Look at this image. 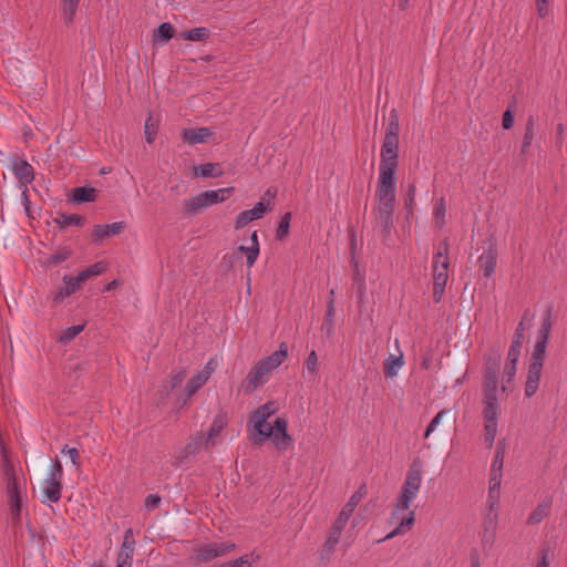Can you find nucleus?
<instances>
[{"label":"nucleus","instance_id":"f257e3e1","mask_svg":"<svg viewBox=\"0 0 567 567\" xmlns=\"http://www.w3.org/2000/svg\"><path fill=\"white\" fill-rule=\"evenodd\" d=\"M399 116L392 112L380 152L374 213L385 228L392 225L396 199V169L399 166Z\"/></svg>","mask_w":567,"mask_h":567},{"label":"nucleus","instance_id":"f03ea898","mask_svg":"<svg viewBox=\"0 0 567 567\" xmlns=\"http://www.w3.org/2000/svg\"><path fill=\"white\" fill-rule=\"evenodd\" d=\"M280 410L276 400H269L254 409L249 415L248 427L254 433L256 443L270 442L279 452H286L293 446V437L289 433V423L285 416L269 419Z\"/></svg>","mask_w":567,"mask_h":567},{"label":"nucleus","instance_id":"7ed1b4c3","mask_svg":"<svg viewBox=\"0 0 567 567\" xmlns=\"http://www.w3.org/2000/svg\"><path fill=\"white\" fill-rule=\"evenodd\" d=\"M422 482V471L417 466L411 467L405 475L401 492L391 514V522L395 524V528L383 539L404 535L413 527L415 513L411 509V506L421 491Z\"/></svg>","mask_w":567,"mask_h":567},{"label":"nucleus","instance_id":"20e7f679","mask_svg":"<svg viewBox=\"0 0 567 567\" xmlns=\"http://www.w3.org/2000/svg\"><path fill=\"white\" fill-rule=\"evenodd\" d=\"M288 346L286 342H281L276 351L256 361L243 381L244 391L252 393L264 386L272 373L288 359Z\"/></svg>","mask_w":567,"mask_h":567},{"label":"nucleus","instance_id":"39448f33","mask_svg":"<svg viewBox=\"0 0 567 567\" xmlns=\"http://www.w3.org/2000/svg\"><path fill=\"white\" fill-rule=\"evenodd\" d=\"M497 359H489L486 362V370L484 374L485 398L483 409L485 419V439L488 442V445L494 443L497 433V416L499 412V404L495 395L497 388Z\"/></svg>","mask_w":567,"mask_h":567},{"label":"nucleus","instance_id":"423d86ee","mask_svg":"<svg viewBox=\"0 0 567 567\" xmlns=\"http://www.w3.org/2000/svg\"><path fill=\"white\" fill-rule=\"evenodd\" d=\"M550 320L547 316H544L539 320V326L535 334V344L528 365L526 382H525V395L527 398L533 396L539 386L540 374L543 370V363L545 359V351L547 341L550 333Z\"/></svg>","mask_w":567,"mask_h":567},{"label":"nucleus","instance_id":"0eeeda50","mask_svg":"<svg viewBox=\"0 0 567 567\" xmlns=\"http://www.w3.org/2000/svg\"><path fill=\"white\" fill-rule=\"evenodd\" d=\"M450 248L449 244L441 243L432 257L433 299L440 302L443 299L450 278Z\"/></svg>","mask_w":567,"mask_h":567},{"label":"nucleus","instance_id":"6e6552de","mask_svg":"<svg viewBox=\"0 0 567 567\" xmlns=\"http://www.w3.org/2000/svg\"><path fill=\"white\" fill-rule=\"evenodd\" d=\"M2 470L6 477V492L9 499L11 511L16 517L21 514L22 492L24 489L23 480H21L13 468L12 463L4 455L2 460Z\"/></svg>","mask_w":567,"mask_h":567},{"label":"nucleus","instance_id":"1a4fd4ad","mask_svg":"<svg viewBox=\"0 0 567 567\" xmlns=\"http://www.w3.org/2000/svg\"><path fill=\"white\" fill-rule=\"evenodd\" d=\"M275 196L276 192L268 188L254 207L239 212L234 218V229L240 230L254 220L264 218L272 210Z\"/></svg>","mask_w":567,"mask_h":567},{"label":"nucleus","instance_id":"9d476101","mask_svg":"<svg viewBox=\"0 0 567 567\" xmlns=\"http://www.w3.org/2000/svg\"><path fill=\"white\" fill-rule=\"evenodd\" d=\"M361 518H354L351 523L350 528L346 532L343 536L342 533L346 529L348 523H344L342 519L337 517L329 533V536L324 542L323 549L327 553H331L340 542H342L343 546L346 547L350 546L358 535V527L361 524Z\"/></svg>","mask_w":567,"mask_h":567},{"label":"nucleus","instance_id":"9b49d317","mask_svg":"<svg viewBox=\"0 0 567 567\" xmlns=\"http://www.w3.org/2000/svg\"><path fill=\"white\" fill-rule=\"evenodd\" d=\"M63 470L59 461L50 466L47 477L41 483L43 503H56L61 498Z\"/></svg>","mask_w":567,"mask_h":567},{"label":"nucleus","instance_id":"f8f14e48","mask_svg":"<svg viewBox=\"0 0 567 567\" xmlns=\"http://www.w3.org/2000/svg\"><path fill=\"white\" fill-rule=\"evenodd\" d=\"M219 364L220 359L217 355H214L204 364L202 369L195 371L186 382V395L193 396L199 389H202L219 368Z\"/></svg>","mask_w":567,"mask_h":567},{"label":"nucleus","instance_id":"ddd939ff","mask_svg":"<svg viewBox=\"0 0 567 567\" xmlns=\"http://www.w3.org/2000/svg\"><path fill=\"white\" fill-rule=\"evenodd\" d=\"M226 425H227L226 416L217 415L214 419L207 435L206 436L198 435L194 440H192L185 447L186 452L188 454H193V453L197 452L198 450H200L202 447L207 449L212 445H215L216 437L221 433V431L225 429Z\"/></svg>","mask_w":567,"mask_h":567},{"label":"nucleus","instance_id":"4468645a","mask_svg":"<svg viewBox=\"0 0 567 567\" xmlns=\"http://www.w3.org/2000/svg\"><path fill=\"white\" fill-rule=\"evenodd\" d=\"M234 549L235 544L229 542L203 544L195 549L194 558L198 564H207Z\"/></svg>","mask_w":567,"mask_h":567},{"label":"nucleus","instance_id":"2eb2a0df","mask_svg":"<svg viewBox=\"0 0 567 567\" xmlns=\"http://www.w3.org/2000/svg\"><path fill=\"white\" fill-rule=\"evenodd\" d=\"M538 326H539V323L535 324L533 322V318H527V317L523 318V320L519 322V324L515 331L512 346L508 350L507 361H506L507 364H515V365L517 364V361L520 357V350H522L523 343L525 341V330L534 329V336H535Z\"/></svg>","mask_w":567,"mask_h":567},{"label":"nucleus","instance_id":"dca6fc26","mask_svg":"<svg viewBox=\"0 0 567 567\" xmlns=\"http://www.w3.org/2000/svg\"><path fill=\"white\" fill-rule=\"evenodd\" d=\"M214 131L210 127H185L181 130V141L183 144L193 146L207 143L213 136Z\"/></svg>","mask_w":567,"mask_h":567},{"label":"nucleus","instance_id":"f3484780","mask_svg":"<svg viewBox=\"0 0 567 567\" xmlns=\"http://www.w3.org/2000/svg\"><path fill=\"white\" fill-rule=\"evenodd\" d=\"M82 284L76 276L64 275L62 278V286L58 287L51 293V300L54 305L62 303L66 298L80 290Z\"/></svg>","mask_w":567,"mask_h":567},{"label":"nucleus","instance_id":"a211bd4d","mask_svg":"<svg viewBox=\"0 0 567 567\" xmlns=\"http://www.w3.org/2000/svg\"><path fill=\"white\" fill-rule=\"evenodd\" d=\"M135 540L133 536V530L131 528L126 529L123 537V543L121 549L117 555V565L116 567H131L134 563L133 553H134Z\"/></svg>","mask_w":567,"mask_h":567},{"label":"nucleus","instance_id":"6ab92c4d","mask_svg":"<svg viewBox=\"0 0 567 567\" xmlns=\"http://www.w3.org/2000/svg\"><path fill=\"white\" fill-rule=\"evenodd\" d=\"M237 251L241 252L246 257V264L248 268H251L257 261L260 255V244L258 240V233L254 230L250 234V244L248 246L240 245L237 247Z\"/></svg>","mask_w":567,"mask_h":567},{"label":"nucleus","instance_id":"aec40b11","mask_svg":"<svg viewBox=\"0 0 567 567\" xmlns=\"http://www.w3.org/2000/svg\"><path fill=\"white\" fill-rule=\"evenodd\" d=\"M183 207L186 214L193 216L209 208L210 205L206 194L204 192H200L194 196L184 199Z\"/></svg>","mask_w":567,"mask_h":567},{"label":"nucleus","instance_id":"412c9836","mask_svg":"<svg viewBox=\"0 0 567 567\" xmlns=\"http://www.w3.org/2000/svg\"><path fill=\"white\" fill-rule=\"evenodd\" d=\"M125 228L123 221L112 224H99L93 227L92 237L95 241H102L104 238L121 234Z\"/></svg>","mask_w":567,"mask_h":567},{"label":"nucleus","instance_id":"4be33fe9","mask_svg":"<svg viewBox=\"0 0 567 567\" xmlns=\"http://www.w3.org/2000/svg\"><path fill=\"white\" fill-rule=\"evenodd\" d=\"M501 485H502V475H498L497 471L491 473L489 475V486H488V495H487V504L491 511H495L499 503L501 497Z\"/></svg>","mask_w":567,"mask_h":567},{"label":"nucleus","instance_id":"5701e85b","mask_svg":"<svg viewBox=\"0 0 567 567\" xmlns=\"http://www.w3.org/2000/svg\"><path fill=\"white\" fill-rule=\"evenodd\" d=\"M480 267L483 270L485 277H491L496 269L497 265V251L491 246L478 257Z\"/></svg>","mask_w":567,"mask_h":567},{"label":"nucleus","instance_id":"b1692460","mask_svg":"<svg viewBox=\"0 0 567 567\" xmlns=\"http://www.w3.org/2000/svg\"><path fill=\"white\" fill-rule=\"evenodd\" d=\"M404 365V355L401 350L396 354H390L384 360V374L386 378H395Z\"/></svg>","mask_w":567,"mask_h":567},{"label":"nucleus","instance_id":"393cba45","mask_svg":"<svg viewBox=\"0 0 567 567\" xmlns=\"http://www.w3.org/2000/svg\"><path fill=\"white\" fill-rule=\"evenodd\" d=\"M99 190L91 186L75 187L72 190L71 199L76 204L92 203L97 199Z\"/></svg>","mask_w":567,"mask_h":567},{"label":"nucleus","instance_id":"a878e982","mask_svg":"<svg viewBox=\"0 0 567 567\" xmlns=\"http://www.w3.org/2000/svg\"><path fill=\"white\" fill-rule=\"evenodd\" d=\"M234 192H235L234 186H227V187L217 188V189L204 190V193L207 196L210 207L221 204V203H225L227 199L230 198V196L234 194Z\"/></svg>","mask_w":567,"mask_h":567},{"label":"nucleus","instance_id":"bb28decb","mask_svg":"<svg viewBox=\"0 0 567 567\" xmlns=\"http://www.w3.org/2000/svg\"><path fill=\"white\" fill-rule=\"evenodd\" d=\"M195 176L208 178V177H220L223 171L218 163H205L193 167Z\"/></svg>","mask_w":567,"mask_h":567},{"label":"nucleus","instance_id":"cd10ccee","mask_svg":"<svg viewBox=\"0 0 567 567\" xmlns=\"http://www.w3.org/2000/svg\"><path fill=\"white\" fill-rule=\"evenodd\" d=\"M109 268L107 262L105 261H97L89 266L87 268L81 270L76 277L79 281L83 285V282L92 277L99 276L103 272H105Z\"/></svg>","mask_w":567,"mask_h":567},{"label":"nucleus","instance_id":"c85d7f7f","mask_svg":"<svg viewBox=\"0 0 567 567\" xmlns=\"http://www.w3.org/2000/svg\"><path fill=\"white\" fill-rule=\"evenodd\" d=\"M14 175L23 183H30L33 179V168L25 161H14L12 164Z\"/></svg>","mask_w":567,"mask_h":567},{"label":"nucleus","instance_id":"c756f323","mask_svg":"<svg viewBox=\"0 0 567 567\" xmlns=\"http://www.w3.org/2000/svg\"><path fill=\"white\" fill-rule=\"evenodd\" d=\"M447 206L444 197H440L435 200L433 206V219L439 228H442L446 224Z\"/></svg>","mask_w":567,"mask_h":567},{"label":"nucleus","instance_id":"7c9ffc66","mask_svg":"<svg viewBox=\"0 0 567 567\" xmlns=\"http://www.w3.org/2000/svg\"><path fill=\"white\" fill-rule=\"evenodd\" d=\"M186 369L184 368L174 370L168 379L163 383V389L168 393L179 388L186 378Z\"/></svg>","mask_w":567,"mask_h":567},{"label":"nucleus","instance_id":"2f4dec72","mask_svg":"<svg viewBox=\"0 0 567 567\" xmlns=\"http://www.w3.org/2000/svg\"><path fill=\"white\" fill-rule=\"evenodd\" d=\"M73 251L69 247H59L53 254H51L47 260L45 264L49 267L58 266L64 261H66L71 256Z\"/></svg>","mask_w":567,"mask_h":567},{"label":"nucleus","instance_id":"473e14b6","mask_svg":"<svg viewBox=\"0 0 567 567\" xmlns=\"http://www.w3.org/2000/svg\"><path fill=\"white\" fill-rule=\"evenodd\" d=\"M367 496V486L364 484L360 485L358 489H355L348 502L343 505L342 508L348 511L350 514H353L357 506L362 502V499Z\"/></svg>","mask_w":567,"mask_h":567},{"label":"nucleus","instance_id":"72a5a7b5","mask_svg":"<svg viewBox=\"0 0 567 567\" xmlns=\"http://www.w3.org/2000/svg\"><path fill=\"white\" fill-rule=\"evenodd\" d=\"M174 37V27L164 22L157 27L153 32V41L165 43Z\"/></svg>","mask_w":567,"mask_h":567},{"label":"nucleus","instance_id":"f704fd0d","mask_svg":"<svg viewBox=\"0 0 567 567\" xmlns=\"http://www.w3.org/2000/svg\"><path fill=\"white\" fill-rule=\"evenodd\" d=\"M84 328L85 323H81L63 329L58 337V342L61 344L70 343L84 330Z\"/></svg>","mask_w":567,"mask_h":567},{"label":"nucleus","instance_id":"c9c22d12","mask_svg":"<svg viewBox=\"0 0 567 567\" xmlns=\"http://www.w3.org/2000/svg\"><path fill=\"white\" fill-rule=\"evenodd\" d=\"M158 127H159L158 121L154 120L152 114H150L146 117L145 124H144V137L148 145H151L155 142L156 135L158 132Z\"/></svg>","mask_w":567,"mask_h":567},{"label":"nucleus","instance_id":"e433bc0d","mask_svg":"<svg viewBox=\"0 0 567 567\" xmlns=\"http://www.w3.org/2000/svg\"><path fill=\"white\" fill-rule=\"evenodd\" d=\"M517 367L515 364H505L502 378V391L507 392L513 390V381L516 375Z\"/></svg>","mask_w":567,"mask_h":567},{"label":"nucleus","instance_id":"4c0bfd02","mask_svg":"<svg viewBox=\"0 0 567 567\" xmlns=\"http://www.w3.org/2000/svg\"><path fill=\"white\" fill-rule=\"evenodd\" d=\"M291 213H285L279 220L278 227L276 229V239L282 240L289 235L290 223H291Z\"/></svg>","mask_w":567,"mask_h":567},{"label":"nucleus","instance_id":"58836bf2","mask_svg":"<svg viewBox=\"0 0 567 567\" xmlns=\"http://www.w3.org/2000/svg\"><path fill=\"white\" fill-rule=\"evenodd\" d=\"M261 558L260 555L256 551L247 553L243 556H240L238 559L234 561V565L231 567H250L252 565L260 564Z\"/></svg>","mask_w":567,"mask_h":567},{"label":"nucleus","instance_id":"ea45409f","mask_svg":"<svg viewBox=\"0 0 567 567\" xmlns=\"http://www.w3.org/2000/svg\"><path fill=\"white\" fill-rule=\"evenodd\" d=\"M209 31L205 27L192 29L183 34V39L187 41H204L208 39Z\"/></svg>","mask_w":567,"mask_h":567},{"label":"nucleus","instance_id":"a19ab883","mask_svg":"<svg viewBox=\"0 0 567 567\" xmlns=\"http://www.w3.org/2000/svg\"><path fill=\"white\" fill-rule=\"evenodd\" d=\"M548 514V505L539 504L528 516L527 522L529 524H538L540 523Z\"/></svg>","mask_w":567,"mask_h":567},{"label":"nucleus","instance_id":"79ce46f5","mask_svg":"<svg viewBox=\"0 0 567 567\" xmlns=\"http://www.w3.org/2000/svg\"><path fill=\"white\" fill-rule=\"evenodd\" d=\"M61 228L69 226H82L84 218L80 215H64L58 220Z\"/></svg>","mask_w":567,"mask_h":567},{"label":"nucleus","instance_id":"37998d69","mask_svg":"<svg viewBox=\"0 0 567 567\" xmlns=\"http://www.w3.org/2000/svg\"><path fill=\"white\" fill-rule=\"evenodd\" d=\"M449 414L447 410H441L432 419L430 424L427 425L424 437H429L437 426L443 422L444 417Z\"/></svg>","mask_w":567,"mask_h":567},{"label":"nucleus","instance_id":"c03bdc74","mask_svg":"<svg viewBox=\"0 0 567 567\" xmlns=\"http://www.w3.org/2000/svg\"><path fill=\"white\" fill-rule=\"evenodd\" d=\"M80 0H62V10L68 20H72L76 13Z\"/></svg>","mask_w":567,"mask_h":567},{"label":"nucleus","instance_id":"a18cd8bd","mask_svg":"<svg viewBox=\"0 0 567 567\" xmlns=\"http://www.w3.org/2000/svg\"><path fill=\"white\" fill-rule=\"evenodd\" d=\"M536 10L539 18L544 19L550 16V0H536Z\"/></svg>","mask_w":567,"mask_h":567},{"label":"nucleus","instance_id":"49530a36","mask_svg":"<svg viewBox=\"0 0 567 567\" xmlns=\"http://www.w3.org/2000/svg\"><path fill=\"white\" fill-rule=\"evenodd\" d=\"M319 360L315 350H312L306 360V368L309 373L316 374L318 371Z\"/></svg>","mask_w":567,"mask_h":567},{"label":"nucleus","instance_id":"de8ad7c7","mask_svg":"<svg viewBox=\"0 0 567 567\" xmlns=\"http://www.w3.org/2000/svg\"><path fill=\"white\" fill-rule=\"evenodd\" d=\"M161 501H162V498L159 495L150 494L146 496L144 504H145L146 509L153 511L161 505Z\"/></svg>","mask_w":567,"mask_h":567},{"label":"nucleus","instance_id":"09e8293b","mask_svg":"<svg viewBox=\"0 0 567 567\" xmlns=\"http://www.w3.org/2000/svg\"><path fill=\"white\" fill-rule=\"evenodd\" d=\"M514 125V113L511 109H507L502 118V126L504 130H511Z\"/></svg>","mask_w":567,"mask_h":567},{"label":"nucleus","instance_id":"8fccbe9b","mask_svg":"<svg viewBox=\"0 0 567 567\" xmlns=\"http://www.w3.org/2000/svg\"><path fill=\"white\" fill-rule=\"evenodd\" d=\"M503 462H504L503 452H497L495 455V458L493 461V464H492L491 473H494L495 471H497L498 475H502Z\"/></svg>","mask_w":567,"mask_h":567},{"label":"nucleus","instance_id":"3c124183","mask_svg":"<svg viewBox=\"0 0 567 567\" xmlns=\"http://www.w3.org/2000/svg\"><path fill=\"white\" fill-rule=\"evenodd\" d=\"M61 452L70 457V460L74 466L79 465L78 460H79L80 454H79L78 449L64 446Z\"/></svg>","mask_w":567,"mask_h":567},{"label":"nucleus","instance_id":"603ef678","mask_svg":"<svg viewBox=\"0 0 567 567\" xmlns=\"http://www.w3.org/2000/svg\"><path fill=\"white\" fill-rule=\"evenodd\" d=\"M533 138H534V133H533V126L532 125H528L526 127V132L524 134V140H523V150H526L527 147L530 146L532 142H533Z\"/></svg>","mask_w":567,"mask_h":567},{"label":"nucleus","instance_id":"864d4df0","mask_svg":"<svg viewBox=\"0 0 567 567\" xmlns=\"http://www.w3.org/2000/svg\"><path fill=\"white\" fill-rule=\"evenodd\" d=\"M414 196H415V187L412 186L409 190L408 199L405 202V207L410 214L413 213V206H414Z\"/></svg>","mask_w":567,"mask_h":567},{"label":"nucleus","instance_id":"5fc2aeb1","mask_svg":"<svg viewBox=\"0 0 567 567\" xmlns=\"http://www.w3.org/2000/svg\"><path fill=\"white\" fill-rule=\"evenodd\" d=\"M353 514H350L348 511H346L344 508H341L339 515H338V518L342 519L344 523H349L351 516Z\"/></svg>","mask_w":567,"mask_h":567},{"label":"nucleus","instance_id":"6e6d98bb","mask_svg":"<svg viewBox=\"0 0 567 567\" xmlns=\"http://www.w3.org/2000/svg\"><path fill=\"white\" fill-rule=\"evenodd\" d=\"M120 285V281L117 279H114L112 281H110L109 284H106L103 288L104 291H110V290H113L115 289L116 287H118Z\"/></svg>","mask_w":567,"mask_h":567},{"label":"nucleus","instance_id":"4d7b16f0","mask_svg":"<svg viewBox=\"0 0 567 567\" xmlns=\"http://www.w3.org/2000/svg\"><path fill=\"white\" fill-rule=\"evenodd\" d=\"M333 316H334L333 300H330L328 303L327 317L331 320L333 318Z\"/></svg>","mask_w":567,"mask_h":567},{"label":"nucleus","instance_id":"13d9d810","mask_svg":"<svg viewBox=\"0 0 567 567\" xmlns=\"http://www.w3.org/2000/svg\"><path fill=\"white\" fill-rule=\"evenodd\" d=\"M410 3V0H398V6L400 9H405Z\"/></svg>","mask_w":567,"mask_h":567},{"label":"nucleus","instance_id":"bf43d9fd","mask_svg":"<svg viewBox=\"0 0 567 567\" xmlns=\"http://www.w3.org/2000/svg\"><path fill=\"white\" fill-rule=\"evenodd\" d=\"M563 133H564V126H563V124H559L557 127V134H558V137L560 141H563V138H564Z\"/></svg>","mask_w":567,"mask_h":567},{"label":"nucleus","instance_id":"052dcab7","mask_svg":"<svg viewBox=\"0 0 567 567\" xmlns=\"http://www.w3.org/2000/svg\"><path fill=\"white\" fill-rule=\"evenodd\" d=\"M486 539H487V542L493 543V540H494V530H492L491 533H488V535L486 534Z\"/></svg>","mask_w":567,"mask_h":567}]
</instances>
